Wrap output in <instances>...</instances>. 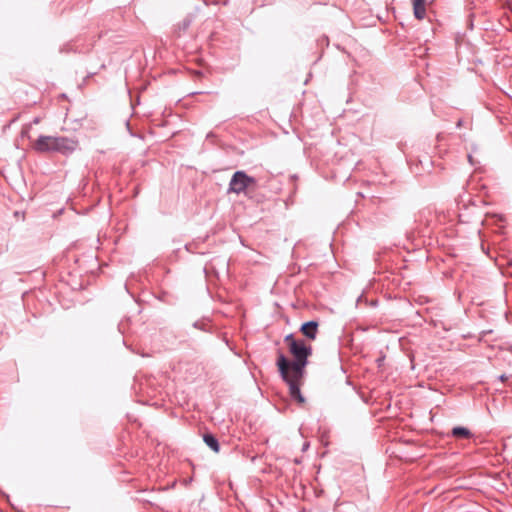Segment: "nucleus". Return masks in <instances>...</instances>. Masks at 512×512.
<instances>
[{"label": "nucleus", "mask_w": 512, "mask_h": 512, "mask_svg": "<svg viewBox=\"0 0 512 512\" xmlns=\"http://www.w3.org/2000/svg\"><path fill=\"white\" fill-rule=\"evenodd\" d=\"M284 342L288 345L289 352L294 360H289L283 353L279 352L276 364L280 374H286L287 370L292 371L298 377H304L308 358L312 354V347L306 345L303 340L295 339L293 334L286 335Z\"/></svg>", "instance_id": "1"}, {"label": "nucleus", "mask_w": 512, "mask_h": 512, "mask_svg": "<svg viewBox=\"0 0 512 512\" xmlns=\"http://www.w3.org/2000/svg\"><path fill=\"white\" fill-rule=\"evenodd\" d=\"M255 178L247 175L244 171L238 170L233 175L229 182V192H233L236 194H240L245 192V190L251 185H255Z\"/></svg>", "instance_id": "2"}, {"label": "nucleus", "mask_w": 512, "mask_h": 512, "mask_svg": "<svg viewBox=\"0 0 512 512\" xmlns=\"http://www.w3.org/2000/svg\"><path fill=\"white\" fill-rule=\"evenodd\" d=\"M282 379L287 383L289 386V394L292 399L296 400L299 403H304L305 398L301 394L300 391V385L303 377H298L295 374H293L292 371H287L286 374H280Z\"/></svg>", "instance_id": "3"}, {"label": "nucleus", "mask_w": 512, "mask_h": 512, "mask_svg": "<svg viewBox=\"0 0 512 512\" xmlns=\"http://www.w3.org/2000/svg\"><path fill=\"white\" fill-rule=\"evenodd\" d=\"M78 145V140L75 138L54 136V152L69 155L77 149Z\"/></svg>", "instance_id": "4"}, {"label": "nucleus", "mask_w": 512, "mask_h": 512, "mask_svg": "<svg viewBox=\"0 0 512 512\" xmlns=\"http://www.w3.org/2000/svg\"><path fill=\"white\" fill-rule=\"evenodd\" d=\"M33 148L40 153L54 152V136H39Z\"/></svg>", "instance_id": "5"}, {"label": "nucleus", "mask_w": 512, "mask_h": 512, "mask_svg": "<svg viewBox=\"0 0 512 512\" xmlns=\"http://www.w3.org/2000/svg\"><path fill=\"white\" fill-rule=\"evenodd\" d=\"M318 326L319 324L317 321L311 320L301 325L300 332L307 338L314 340L317 336Z\"/></svg>", "instance_id": "6"}, {"label": "nucleus", "mask_w": 512, "mask_h": 512, "mask_svg": "<svg viewBox=\"0 0 512 512\" xmlns=\"http://www.w3.org/2000/svg\"><path fill=\"white\" fill-rule=\"evenodd\" d=\"M425 2L426 0H413L414 16L419 20L424 19L426 15Z\"/></svg>", "instance_id": "7"}, {"label": "nucleus", "mask_w": 512, "mask_h": 512, "mask_svg": "<svg viewBox=\"0 0 512 512\" xmlns=\"http://www.w3.org/2000/svg\"><path fill=\"white\" fill-rule=\"evenodd\" d=\"M203 440L206 443V445L210 447L214 452H219L220 445L217 438L214 435L209 433L204 434Z\"/></svg>", "instance_id": "8"}, {"label": "nucleus", "mask_w": 512, "mask_h": 512, "mask_svg": "<svg viewBox=\"0 0 512 512\" xmlns=\"http://www.w3.org/2000/svg\"><path fill=\"white\" fill-rule=\"evenodd\" d=\"M451 433L455 438H470L472 436L469 429L461 426L454 427Z\"/></svg>", "instance_id": "9"}, {"label": "nucleus", "mask_w": 512, "mask_h": 512, "mask_svg": "<svg viewBox=\"0 0 512 512\" xmlns=\"http://www.w3.org/2000/svg\"><path fill=\"white\" fill-rule=\"evenodd\" d=\"M499 379H500V381L504 382V381H506L508 379V376L505 375V374H502V375L499 376Z\"/></svg>", "instance_id": "10"}, {"label": "nucleus", "mask_w": 512, "mask_h": 512, "mask_svg": "<svg viewBox=\"0 0 512 512\" xmlns=\"http://www.w3.org/2000/svg\"><path fill=\"white\" fill-rule=\"evenodd\" d=\"M463 126V120L462 119H459L456 123V127L457 128H461Z\"/></svg>", "instance_id": "11"}, {"label": "nucleus", "mask_w": 512, "mask_h": 512, "mask_svg": "<svg viewBox=\"0 0 512 512\" xmlns=\"http://www.w3.org/2000/svg\"><path fill=\"white\" fill-rule=\"evenodd\" d=\"M194 327H196V328H201V327L199 326V323H198V322H195V323H194Z\"/></svg>", "instance_id": "12"}, {"label": "nucleus", "mask_w": 512, "mask_h": 512, "mask_svg": "<svg viewBox=\"0 0 512 512\" xmlns=\"http://www.w3.org/2000/svg\"><path fill=\"white\" fill-rule=\"evenodd\" d=\"M468 159H469V161L471 162V161H472V156H471V155H468Z\"/></svg>", "instance_id": "13"}, {"label": "nucleus", "mask_w": 512, "mask_h": 512, "mask_svg": "<svg viewBox=\"0 0 512 512\" xmlns=\"http://www.w3.org/2000/svg\"><path fill=\"white\" fill-rule=\"evenodd\" d=\"M430 225H431V221H430V220H428V221H427V226H430Z\"/></svg>", "instance_id": "14"}]
</instances>
